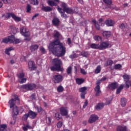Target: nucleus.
<instances>
[{"label":"nucleus","mask_w":131,"mask_h":131,"mask_svg":"<svg viewBox=\"0 0 131 131\" xmlns=\"http://www.w3.org/2000/svg\"><path fill=\"white\" fill-rule=\"evenodd\" d=\"M49 49L54 56L58 58L64 57L66 54V47L63 45V43H61L60 39H55L49 45Z\"/></svg>","instance_id":"obj_1"},{"label":"nucleus","mask_w":131,"mask_h":131,"mask_svg":"<svg viewBox=\"0 0 131 131\" xmlns=\"http://www.w3.org/2000/svg\"><path fill=\"white\" fill-rule=\"evenodd\" d=\"M3 42H4V43H8L9 42V38H4L3 39Z\"/></svg>","instance_id":"obj_57"},{"label":"nucleus","mask_w":131,"mask_h":131,"mask_svg":"<svg viewBox=\"0 0 131 131\" xmlns=\"http://www.w3.org/2000/svg\"><path fill=\"white\" fill-rule=\"evenodd\" d=\"M28 114L29 115V117L31 119H34L36 116H37V113L33 112L31 110H29Z\"/></svg>","instance_id":"obj_17"},{"label":"nucleus","mask_w":131,"mask_h":131,"mask_svg":"<svg viewBox=\"0 0 131 131\" xmlns=\"http://www.w3.org/2000/svg\"><path fill=\"white\" fill-rule=\"evenodd\" d=\"M96 86L94 88V92L95 93L96 97H100L101 94H102V91H101V87L100 86L101 84L100 81H97L96 83Z\"/></svg>","instance_id":"obj_5"},{"label":"nucleus","mask_w":131,"mask_h":131,"mask_svg":"<svg viewBox=\"0 0 131 131\" xmlns=\"http://www.w3.org/2000/svg\"><path fill=\"white\" fill-rule=\"evenodd\" d=\"M76 82L77 84H78V85H80V84H82V83L84 82V79L82 78H77L76 79Z\"/></svg>","instance_id":"obj_29"},{"label":"nucleus","mask_w":131,"mask_h":131,"mask_svg":"<svg viewBox=\"0 0 131 131\" xmlns=\"http://www.w3.org/2000/svg\"><path fill=\"white\" fill-rule=\"evenodd\" d=\"M65 12H63L61 14V17H62V18H64V19H67V18H68V16H67V15L65 14Z\"/></svg>","instance_id":"obj_59"},{"label":"nucleus","mask_w":131,"mask_h":131,"mask_svg":"<svg viewBox=\"0 0 131 131\" xmlns=\"http://www.w3.org/2000/svg\"><path fill=\"white\" fill-rule=\"evenodd\" d=\"M27 13H30L31 12V6L29 4H27L26 7Z\"/></svg>","instance_id":"obj_44"},{"label":"nucleus","mask_w":131,"mask_h":131,"mask_svg":"<svg viewBox=\"0 0 131 131\" xmlns=\"http://www.w3.org/2000/svg\"><path fill=\"white\" fill-rule=\"evenodd\" d=\"M121 105L122 107H125L126 103H127V99L125 98H122L120 100Z\"/></svg>","instance_id":"obj_24"},{"label":"nucleus","mask_w":131,"mask_h":131,"mask_svg":"<svg viewBox=\"0 0 131 131\" xmlns=\"http://www.w3.org/2000/svg\"><path fill=\"white\" fill-rule=\"evenodd\" d=\"M28 67L30 71H33V70H35V69H36V66H35V63L33 61H29Z\"/></svg>","instance_id":"obj_14"},{"label":"nucleus","mask_w":131,"mask_h":131,"mask_svg":"<svg viewBox=\"0 0 131 131\" xmlns=\"http://www.w3.org/2000/svg\"><path fill=\"white\" fill-rule=\"evenodd\" d=\"M123 78L124 81L125 82V89H129V84H130L131 81L129 80L130 79V76L127 75V74H125L123 75Z\"/></svg>","instance_id":"obj_8"},{"label":"nucleus","mask_w":131,"mask_h":131,"mask_svg":"<svg viewBox=\"0 0 131 131\" xmlns=\"http://www.w3.org/2000/svg\"><path fill=\"white\" fill-rule=\"evenodd\" d=\"M20 33L21 35L25 36V37H28L25 38V40H28V41H30L31 40V38L30 37V32L27 31V29L26 27H21L20 28Z\"/></svg>","instance_id":"obj_3"},{"label":"nucleus","mask_w":131,"mask_h":131,"mask_svg":"<svg viewBox=\"0 0 131 131\" xmlns=\"http://www.w3.org/2000/svg\"><path fill=\"white\" fill-rule=\"evenodd\" d=\"M35 109L37 110V112L39 113V114H41L42 115H46L47 114V113L46 112V111L43 110L42 109V107L39 106H37L35 107Z\"/></svg>","instance_id":"obj_18"},{"label":"nucleus","mask_w":131,"mask_h":131,"mask_svg":"<svg viewBox=\"0 0 131 131\" xmlns=\"http://www.w3.org/2000/svg\"><path fill=\"white\" fill-rule=\"evenodd\" d=\"M8 41L10 43H14V41H15V36L13 35L8 36Z\"/></svg>","instance_id":"obj_33"},{"label":"nucleus","mask_w":131,"mask_h":131,"mask_svg":"<svg viewBox=\"0 0 131 131\" xmlns=\"http://www.w3.org/2000/svg\"><path fill=\"white\" fill-rule=\"evenodd\" d=\"M61 7V8H62V9H63V12L67 13V14H70V15H72V14H74V10H73L72 8L68 7L66 3H62Z\"/></svg>","instance_id":"obj_4"},{"label":"nucleus","mask_w":131,"mask_h":131,"mask_svg":"<svg viewBox=\"0 0 131 131\" xmlns=\"http://www.w3.org/2000/svg\"><path fill=\"white\" fill-rule=\"evenodd\" d=\"M59 23H60V20H59V18L57 17H54L53 18L52 24L54 25V26H58Z\"/></svg>","instance_id":"obj_21"},{"label":"nucleus","mask_w":131,"mask_h":131,"mask_svg":"<svg viewBox=\"0 0 131 131\" xmlns=\"http://www.w3.org/2000/svg\"><path fill=\"white\" fill-rule=\"evenodd\" d=\"M88 105H89V102H88V100H85L83 104V108L84 109V108H85V107H86Z\"/></svg>","instance_id":"obj_62"},{"label":"nucleus","mask_w":131,"mask_h":131,"mask_svg":"<svg viewBox=\"0 0 131 131\" xmlns=\"http://www.w3.org/2000/svg\"><path fill=\"white\" fill-rule=\"evenodd\" d=\"M117 131H127V127L119 125L117 127Z\"/></svg>","instance_id":"obj_25"},{"label":"nucleus","mask_w":131,"mask_h":131,"mask_svg":"<svg viewBox=\"0 0 131 131\" xmlns=\"http://www.w3.org/2000/svg\"><path fill=\"white\" fill-rule=\"evenodd\" d=\"M69 58L72 59V60H73V59H75V58H77V56H76V54L74 53V54L70 55Z\"/></svg>","instance_id":"obj_54"},{"label":"nucleus","mask_w":131,"mask_h":131,"mask_svg":"<svg viewBox=\"0 0 131 131\" xmlns=\"http://www.w3.org/2000/svg\"><path fill=\"white\" fill-rule=\"evenodd\" d=\"M109 46H110V43L108 41H103L99 45V50H106L109 48Z\"/></svg>","instance_id":"obj_12"},{"label":"nucleus","mask_w":131,"mask_h":131,"mask_svg":"<svg viewBox=\"0 0 131 131\" xmlns=\"http://www.w3.org/2000/svg\"><path fill=\"white\" fill-rule=\"evenodd\" d=\"M104 104L103 103H98L96 107V110H101L104 108Z\"/></svg>","instance_id":"obj_31"},{"label":"nucleus","mask_w":131,"mask_h":131,"mask_svg":"<svg viewBox=\"0 0 131 131\" xmlns=\"http://www.w3.org/2000/svg\"><path fill=\"white\" fill-rule=\"evenodd\" d=\"M4 4H11L12 0H1Z\"/></svg>","instance_id":"obj_55"},{"label":"nucleus","mask_w":131,"mask_h":131,"mask_svg":"<svg viewBox=\"0 0 131 131\" xmlns=\"http://www.w3.org/2000/svg\"><path fill=\"white\" fill-rule=\"evenodd\" d=\"M38 48H39L38 45H32L30 46V50L31 52H35Z\"/></svg>","instance_id":"obj_23"},{"label":"nucleus","mask_w":131,"mask_h":131,"mask_svg":"<svg viewBox=\"0 0 131 131\" xmlns=\"http://www.w3.org/2000/svg\"><path fill=\"white\" fill-rule=\"evenodd\" d=\"M38 0H31V5L33 6H38Z\"/></svg>","instance_id":"obj_39"},{"label":"nucleus","mask_w":131,"mask_h":131,"mask_svg":"<svg viewBox=\"0 0 131 131\" xmlns=\"http://www.w3.org/2000/svg\"><path fill=\"white\" fill-rule=\"evenodd\" d=\"M7 124H6L0 125V128L2 131H7V129H6L7 128Z\"/></svg>","instance_id":"obj_38"},{"label":"nucleus","mask_w":131,"mask_h":131,"mask_svg":"<svg viewBox=\"0 0 131 131\" xmlns=\"http://www.w3.org/2000/svg\"><path fill=\"white\" fill-rule=\"evenodd\" d=\"M122 67V66H121V64H117L115 65L114 69L116 70L120 69V68H121Z\"/></svg>","instance_id":"obj_52"},{"label":"nucleus","mask_w":131,"mask_h":131,"mask_svg":"<svg viewBox=\"0 0 131 131\" xmlns=\"http://www.w3.org/2000/svg\"><path fill=\"white\" fill-rule=\"evenodd\" d=\"M123 88H124V85L123 84H121L120 85L118 89L121 91H122V90H123Z\"/></svg>","instance_id":"obj_64"},{"label":"nucleus","mask_w":131,"mask_h":131,"mask_svg":"<svg viewBox=\"0 0 131 131\" xmlns=\"http://www.w3.org/2000/svg\"><path fill=\"white\" fill-rule=\"evenodd\" d=\"M30 99L31 100H36V95L35 93H33L30 96Z\"/></svg>","instance_id":"obj_48"},{"label":"nucleus","mask_w":131,"mask_h":131,"mask_svg":"<svg viewBox=\"0 0 131 131\" xmlns=\"http://www.w3.org/2000/svg\"><path fill=\"white\" fill-rule=\"evenodd\" d=\"M67 73L68 75H70V74H71L72 73V67H69L68 69H67Z\"/></svg>","instance_id":"obj_42"},{"label":"nucleus","mask_w":131,"mask_h":131,"mask_svg":"<svg viewBox=\"0 0 131 131\" xmlns=\"http://www.w3.org/2000/svg\"><path fill=\"white\" fill-rule=\"evenodd\" d=\"M25 76V75L23 73H20L17 75V77L20 79V78H23Z\"/></svg>","instance_id":"obj_50"},{"label":"nucleus","mask_w":131,"mask_h":131,"mask_svg":"<svg viewBox=\"0 0 131 131\" xmlns=\"http://www.w3.org/2000/svg\"><path fill=\"white\" fill-rule=\"evenodd\" d=\"M53 66L50 68L51 71H62L63 69L61 67L62 61L59 58H55L53 60Z\"/></svg>","instance_id":"obj_2"},{"label":"nucleus","mask_w":131,"mask_h":131,"mask_svg":"<svg viewBox=\"0 0 131 131\" xmlns=\"http://www.w3.org/2000/svg\"><path fill=\"white\" fill-rule=\"evenodd\" d=\"M60 114L62 116H67L68 115V110H67V107H61L60 108Z\"/></svg>","instance_id":"obj_16"},{"label":"nucleus","mask_w":131,"mask_h":131,"mask_svg":"<svg viewBox=\"0 0 131 131\" xmlns=\"http://www.w3.org/2000/svg\"><path fill=\"white\" fill-rule=\"evenodd\" d=\"M102 34L104 37H106V38L110 37V36H111V32L104 31Z\"/></svg>","instance_id":"obj_32"},{"label":"nucleus","mask_w":131,"mask_h":131,"mask_svg":"<svg viewBox=\"0 0 131 131\" xmlns=\"http://www.w3.org/2000/svg\"><path fill=\"white\" fill-rule=\"evenodd\" d=\"M119 28H120V29H124V28H125V25H124V24H121V25H120Z\"/></svg>","instance_id":"obj_63"},{"label":"nucleus","mask_w":131,"mask_h":131,"mask_svg":"<svg viewBox=\"0 0 131 131\" xmlns=\"http://www.w3.org/2000/svg\"><path fill=\"white\" fill-rule=\"evenodd\" d=\"M21 88L27 91H33V90L36 88V84L34 83H28L23 85Z\"/></svg>","instance_id":"obj_7"},{"label":"nucleus","mask_w":131,"mask_h":131,"mask_svg":"<svg viewBox=\"0 0 131 131\" xmlns=\"http://www.w3.org/2000/svg\"><path fill=\"white\" fill-rule=\"evenodd\" d=\"M108 88L110 90H116L118 88V83L117 82H111L108 85Z\"/></svg>","instance_id":"obj_15"},{"label":"nucleus","mask_w":131,"mask_h":131,"mask_svg":"<svg viewBox=\"0 0 131 131\" xmlns=\"http://www.w3.org/2000/svg\"><path fill=\"white\" fill-rule=\"evenodd\" d=\"M94 40H96V41H98L99 40H102V37H101V36H98V35L95 36L94 37Z\"/></svg>","instance_id":"obj_46"},{"label":"nucleus","mask_w":131,"mask_h":131,"mask_svg":"<svg viewBox=\"0 0 131 131\" xmlns=\"http://www.w3.org/2000/svg\"><path fill=\"white\" fill-rule=\"evenodd\" d=\"M80 73L83 75H85V74H86V72L85 71V70L80 68Z\"/></svg>","instance_id":"obj_58"},{"label":"nucleus","mask_w":131,"mask_h":131,"mask_svg":"<svg viewBox=\"0 0 131 131\" xmlns=\"http://www.w3.org/2000/svg\"><path fill=\"white\" fill-rule=\"evenodd\" d=\"M10 28L11 30V34H16L18 32V28L14 26H10Z\"/></svg>","instance_id":"obj_22"},{"label":"nucleus","mask_w":131,"mask_h":131,"mask_svg":"<svg viewBox=\"0 0 131 131\" xmlns=\"http://www.w3.org/2000/svg\"><path fill=\"white\" fill-rule=\"evenodd\" d=\"M104 4L106 5H112V0H103Z\"/></svg>","instance_id":"obj_47"},{"label":"nucleus","mask_w":131,"mask_h":131,"mask_svg":"<svg viewBox=\"0 0 131 131\" xmlns=\"http://www.w3.org/2000/svg\"><path fill=\"white\" fill-rule=\"evenodd\" d=\"M52 80L54 83H60L63 81V76L57 74L53 76Z\"/></svg>","instance_id":"obj_9"},{"label":"nucleus","mask_w":131,"mask_h":131,"mask_svg":"<svg viewBox=\"0 0 131 131\" xmlns=\"http://www.w3.org/2000/svg\"><path fill=\"white\" fill-rule=\"evenodd\" d=\"M48 5L49 6H50V7H54V6H57V4L54 2V1L51 0L48 1Z\"/></svg>","instance_id":"obj_40"},{"label":"nucleus","mask_w":131,"mask_h":131,"mask_svg":"<svg viewBox=\"0 0 131 131\" xmlns=\"http://www.w3.org/2000/svg\"><path fill=\"white\" fill-rule=\"evenodd\" d=\"M62 125H63V122L62 121H59L57 123V126L58 128L62 127Z\"/></svg>","instance_id":"obj_53"},{"label":"nucleus","mask_w":131,"mask_h":131,"mask_svg":"<svg viewBox=\"0 0 131 131\" xmlns=\"http://www.w3.org/2000/svg\"><path fill=\"white\" fill-rule=\"evenodd\" d=\"M47 123L50 125L52 123V118L48 117L46 118Z\"/></svg>","instance_id":"obj_49"},{"label":"nucleus","mask_w":131,"mask_h":131,"mask_svg":"<svg viewBox=\"0 0 131 131\" xmlns=\"http://www.w3.org/2000/svg\"><path fill=\"white\" fill-rule=\"evenodd\" d=\"M14 48L13 47H9L5 50V53L7 55H10V52L14 51Z\"/></svg>","instance_id":"obj_34"},{"label":"nucleus","mask_w":131,"mask_h":131,"mask_svg":"<svg viewBox=\"0 0 131 131\" xmlns=\"http://www.w3.org/2000/svg\"><path fill=\"white\" fill-rule=\"evenodd\" d=\"M19 107H18V106H15L14 107H13V111H12V115L17 116V115H18V114H19Z\"/></svg>","instance_id":"obj_19"},{"label":"nucleus","mask_w":131,"mask_h":131,"mask_svg":"<svg viewBox=\"0 0 131 131\" xmlns=\"http://www.w3.org/2000/svg\"><path fill=\"white\" fill-rule=\"evenodd\" d=\"M102 70V68L101 67V66H98L96 68V69L95 70V74H98V73H100L101 72V70Z\"/></svg>","instance_id":"obj_37"},{"label":"nucleus","mask_w":131,"mask_h":131,"mask_svg":"<svg viewBox=\"0 0 131 131\" xmlns=\"http://www.w3.org/2000/svg\"><path fill=\"white\" fill-rule=\"evenodd\" d=\"M92 23H93V24H94V26L95 27V28H96V29H97V30H100V29H101V27H100V25H99V23H98V22H97V20H96V19H92Z\"/></svg>","instance_id":"obj_20"},{"label":"nucleus","mask_w":131,"mask_h":131,"mask_svg":"<svg viewBox=\"0 0 131 131\" xmlns=\"http://www.w3.org/2000/svg\"><path fill=\"white\" fill-rule=\"evenodd\" d=\"M28 117H29V115H28V113L25 114L23 116V120H27V119H28Z\"/></svg>","instance_id":"obj_51"},{"label":"nucleus","mask_w":131,"mask_h":131,"mask_svg":"<svg viewBox=\"0 0 131 131\" xmlns=\"http://www.w3.org/2000/svg\"><path fill=\"white\" fill-rule=\"evenodd\" d=\"M61 34L58 31H55V33L53 34V37H55V39H59Z\"/></svg>","instance_id":"obj_30"},{"label":"nucleus","mask_w":131,"mask_h":131,"mask_svg":"<svg viewBox=\"0 0 131 131\" xmlns=\"http://www.w3.org/2000/svg\"><path fill=\"white\" fill-rule=\"evenodd\" d=\"M90 48L95 50H100V44L92 43L91 45Z\"/></svg>","instance_id":"obj_28"},{"label":"nucleus","mask_w":131,"mask_h":131,"mask_svg":"<svg viewBox=\"0 0 131 131\" xmlns=\"http://www.w3.org/2000/svg\"><path fill=\"white\" fill-rule=\"evenodd\" d=\"M99 119V117L96 115H91L89 119V123H94Z\"/></svg>","instance_id":"obj_13"},{"label":"nucleus","mask_w":131,"mask_h":131,"mask_svg":"<svg viewBox=\"0 0 131 131\" xmlns=\"http://www.w3.org/2000/svg\"><path fill=\"white\" fill-rule=\"evenodd\" d=\"M63 91H64V88H63V86L60 85L57 88V92L58 93H62V92H63Z\"/></svg>","instance_id":"obj_45"},{"label":"nucleus","mask_w":131,"mask_h":131,"mask_svg":"<svg viewBox=\"0 0 131 131\" xmlns=\"http://www.w3.org/2000/svg\"><path fill=\"white\" fill-rule=\"evenodd\" d=\"M80 55L82 56L84 58H88L89 56V52L88 51H82L80 53Z\"/></svg>","instance_id":"obj_35"},{"label":"nucleus","mask_w":131,"mask_h":131,"mask_svg":"<svg viewBox=\"0 0 131 131\" xmlns=\"http://www.w3.org/2000/svg\"><path fill=\"white\" fill-rule=\"evenodd\" d=\"M62 115L59 113H55V117L57 120H60V119H62Z\"/></svg>","instance_id":"obj_41"},{"label":"nucleus","mask_w":131,"mask_h":131,"mask_svg":"<svg viewBox=\"0 0 131 131\" xmlns=\"http://www.w3.org/2000/svg\"><path fill=\"white\" fill-rule=\"evenodd\" d=\"M40 51H41L42 54H46V49L43 47H40Z\"/></svg>","instance_id":"obj_61"},{"label":"nucleus","mask_w":131,"mask_h":131,"mask_svg":"<svg viewBox=\"0 0 131 131\" xmlns=\"http://www.w3.org/2000/svg\"><path fill=\"white\" fill-rule=\"evenodd\" d=\"M106 25L108 27L113 26L114 24V21L111 19H107L105 22Z\"/></svg>","instance_id":"obj_27"},{"label":"nucleus","mask_w":131,"mask_h":131,"mask_svg":"<svg viewBox=\"0 0 131 131\" xmlns=\"http://www.w3.org/2000/svg\"><path fill=\"white\" fill-rule=\"evenodd\" d=\"M21 42V40L19 39H14V41L13 42V43L15 45H17V43H20Z\"/></svg>","instance_id":"obj_56"},{"label":"nucleus","mask_w":131,"mask_h":131,"mask_svg":"<svg viewBox=\"0 0 131 131\" xmlns=\"http://www.w3.org/2000/svg\"><path fill=\"white\" fill-rule=\"evenodd\" d=\"M41 10L44 12H51V11H53V8L49 6H43Z\"/></svg>","instance_id":"obj_26"},{"label":"nucleus","mask_w":131,"mask_h":131,"mask_svg":"<svg viewBox=\"0 0 131 131\" xmlns=\"http://www.w3.org/2000/svg\"><path fill=\"white\" fill-rule=\"evenodd\" d=\"M16 101H17V103H20V100H19V97L17 95H14V99L12 98L9 100L10 108H14Z\"/></svg>","instance_id":"obj_10"},{"label":"nucleus","mask_w":131,"mask_h":131,"mask_svg":"<svg viewBox=\"0 0 131 131\" xmlns=\"http://www.w3.org/2000/svg\"><path fill=\"white\" fill-rule=\"evenodd\" d=\"M113 64V60H109L105 63L104 66H106V67H107V66H112Z\"/></svg>","instance_id":"obj_36"},{"label":"nucleus","mask_w":131,"mask_h":131,"mask_svg":"<svg viewBox=\"0 0 131 131\" xmlns=\"http://www.w3.org/2000/svg\"><path fill=\"white\" fill-rule=\"evenodd\" d=\"M11 17L15 22H20L21 21V17L16 16V14L13 13H7L5 16V18H7V19H10Z\"/></svg>","instance_id":"obj_6"},{"label":"nucleus","mask_w":131,"mask_h":131,"mask_svg":"<svg viewBox=\"0 0 131 131\" xmlns=\"http://www.w3.org/2000/svg\"><path fill=\"white\" fill-rule=\"evenodd\" d=\"M86 90H88V87L84 86L79 88V93L80 94V98L81 99H85V95L86 94Z\"/></svg>","instance_id":"obj_11"},{"label":"nucleus","mask_w":131,"mask_h":131,"mask_svg":"<svg viewBox=\"0 0 131 131\" xmlns=\"http://www.w3.org/2000/svg\"><path fill=\"white\" fill-rule=\"evenodd\" d=\"M26 80H27V79L26 78H21L20 79H19L18 80V81L19 82V83H25V82H26Z\"/></svg>","instance_id":"obj_43"},{"label":"nucleus","mask_w":131,"mask_h":131,"mask_svg":"<svg viewBox=\"0 0 131 131\" xmlns=\"http://www.w3.org/2000/svg\"><path fill=\"white\" fill-rule=\"evenodd\" d=\"M57 10L58 11V12L61 14L63 13H64V9L63 8V9L60 7H58L57 8Z\"/></svg>","instance_id":"obj_60"}]
</instances>
